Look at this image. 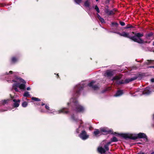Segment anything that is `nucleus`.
<instances>
[{
  "label": "nucleus",
  "instance_id": "nucleus-32",
  "mask_svg": "<svg viewBox=\"0 0 154 154\" xmlns=\"http://www.w3.org/2000/svg\"><path fill=\"white\" fill-rule=\"evenodd\" d=\"M138 154H144V153L143 152H140L138 153Z\"/></svg>",
  "mask_w": 154,
  "mask_h": 154
},
{
  "label": "nucleus",
  "instance_id": "nucleus-39",
  "mask_svg": "<svg viewBox=\"0 0 154 154\" xmlns=\"http://www.w3.org/2000/svg\"><path fill=\"white\" fill-rule=\"evenodd\" d=\"M129 28V27H126V28Z\"/></svg>",
  "mask_w": 154,
  "mask_h": 154
},
{
  "label": "nucleus",
  "instance_id": "nucleus-14",
  "mask_svg": "<svg viewBox=\"0 0 154 154\" xmlns=\"http://www.w3.org/2000/svg\"><path fill=\"white\" fill-rule=\"evenodd\" d=\"M112 72L110 71H107L106 73H105V75L109 76L112 75Z\"/></svg>",
  "mask_w": 154,
  "mask_h": 154
},
{
  "label": "nucleus",
  "instance_id": "nucleus-41",
  "mask_svg": "<svg viewBox=\"0 0 154 154\" xmlns=\"http://www.w3.org/2000/svg\"><path fill=\"white\" fill-rule=\"evenodd\" d=\"M96 1H98L99 0H96Z\"/></svg>",
  "mask_w": 154,
  "mask_h": 154
},
{
  "label": "nucleus",
  "instance_id": "nucleus-38",
  "mask_svg": "<svg viewBox=\"0 0 154 154\" xmlns=\"http://www.w3.org/2000/svg\"><path fill=\"white\" fill-rule=\"evenodd\" d=\"M153 118H154V114L153 115Z\"/></svg>",
  "mask_w": 154,
  "mask_h": 154
},
{
  "label": "nucleus",
  "instance_id": "nucleus-20",
  "mask_svg": "<svg viewBox=\"0 0 154 154\" xmlns=\"http://www.w3.org/2000/svg\"><path fill=\"white\" fill-rule=\"evenodd\" d=\"M32 100L36 101H40V99L35 97H32Z\"/></svg>",
  "mask_w": 154,
  "mask_h": 154
},
{
  "label": "nucleus",
  "instance_id": "nucleus-31",
  "mask_svg": "<svg viewBox=\"0 0 154 154\" xmlns=\"http://www.w3.org/2000/svg\"><path fill=\"white\" fill-rule=\"evenodd\" d=\"M30 90V87H28L27 88V90L28 91Z\"/></svg>",
  "mask_w": 154,
  "mask_h": 154
},
{
  "label": "nucleus",
  "instance_id": "nucleus-18",
  "mask_svg": "<svg viewBox=\"0 0 154 154\" xmlns=\"http://www.w3.org/2000/svg\"><path fill=\"white\" fill-rule=\"evenodd\" d=\"M24 96L27 97L30 96V94H29V92L27 91L25 92L23 95Z\"/></svg>",
  "mask_w": 154,
  "mask_h": 154
},
{
  "label": "nucleus",
  "instance_id": "nucleus-15",
  "mask_svg": "<svg viewBox=\"0 0 154 154\" xmlns=\"http://www.w3.org/2000/svg\"><path fill=\"white\" fill-rule=\"evenodd\" d=\"M61 112L66 113L67 112V111L65 110V109H60L58 111V113H60Z\"/></svg>",
  "mask_w": 154,
  "mask_h": 154
},
{
  "label": "nucleus",
  "instance_id": "nucleus-28",
  "mask_svg": "<svg viewBox=\"0 0 154 154\" xmlns=\"http://www.w3.org/2000/svg\"><path fill=\"white\" fill-rule=\"evenodd\" d=\"M45 107L46 109H47L48 110L49 109V107L48 106H47V105H45Z\"/></svg>",
  "mask_w": 154,
  "mask_h": 154
},
{
  "label": "nucleus",
  "instance_id": "nucleus-36",
  "mask_svg": "<svg viewBox=\"0 0 154 154\" xmlns=\"http://www.w3.org/2000/svg\"><path fill=\"white\" fill-rule=\"evenodd\" d=\"M151 154H154V152H152Z\"/></svg>",
  "mask_w": 154,
  "mask_h": 154
},
{
  "label": "nucleus",
  "instance_id": "nucleus-27",
  "mask_svg": "<svg viewBox=\"0 0 154 154\" xmlns=\"http://www.w3.org/2000/svg\"><path fill=\"white\" fill-rule=\"evenodd\" d=\"M120 24L122 26H124L125 25V23L123 22H120Z\"/></svg>",
  "mask_w": 154,
  "mask_h": 154
},
{
  "label": "nucleus",
  "instance_id": "nucleus-30",
  "mask_svg": "<svg viewBox=\"0 0 154 154\" xmlns=\"http://www.w3.org/2000/svg\"><path fill=\"white\" fill-rule=\"evenodd\" d=\"M151 81L152 82H154V79H151Z\"/></svg>",
  "mask_w": 154,
  "mask_h": 154
},
{
  "label": "nucleus",
  "instance_id": "nucleus-11",
  "mask_svg": "<svg viewBox=\"0 0 154 154\" xmlns=\"http://www.w3.org/2000/svg\"><path fill=\"white\" fill-rule=\"evenodd\" d=\"M97 16L98 18L99 19L100 21L102 23H104L105 21L103 18H101L99 15L98 14H97Z\"/></svg>",
  "mask_w": 154,
  "mask_h": 154
},
{
  "label": "nucleus",
  "instance_id": "nucleus-3",
  "mask_svg": "<svg viewBox=\"0 0 154 154\" xmlns=\"http://www.w3.org/2000/svg\"><path fill=\"white\" fill-rule=\"evenodd\" d=\"M125 138H133L134 139H136L137 137L139 138H143L145 139V140L146 141H147V139L146 138V136L145 134L143 133H140L137 135V136L135 137L134 138L132 137V136H128L127 134L125 135Z\"/></svg>",
  "mask_w": 154,
  "mask_h": 154
},
{
  "label": "nucleus",
  "instance_id": "nucleus-6",
  "mask_svg": "<svg viewBox=\"0 0 154 154\" xmlns=\"http://www.w3.org/2000/svg\"><path fill=\"white\" fill-rule=\"evenodd\" d=\"M151 91L150 90V88H147L144 90L143 92V94H149L150 93Z\"/></svg>",
  "mask_w": 154,
  "mask_h": 154
},
{
  "label": "nucleus",
  "instance_id": "nucleus-5",
  "mask_svg": "<svg viewBox=\"0 0 154 154\" xmlns=\"http://www.w3.org/2000/svg\"><path fill=\"white\" fill-rule=\"evenodd\" d=\"M102 134H107L110 131L107 128H101Z\"/></svg>",
  "mask_w": 154,
  "mask_h": 154
},
{
  "label": "nucleus",
  "instance_id": "nucleus-2",
  "mask_svg": "<svg viewBox=\"0 0 154 154\" xmlns=\"http://www.w3.org/2000/svg\"><path fill=\"white\" fill-rule=\"evenodd\" d=\"M14 82L13 88L16 91H18L17 88L21 89H24L25 87L26 82L23 79L17 77L13 81Z\"/></svg>",
  "mask_w": 154,
  "mask_h": 154
},
{
  "label": "nucleus",
  "instance_id": "nucleus-40",
  "mask_svg": "<svg viewBox=\"0 0 154 154\" xmlns=\"http://www.w3.org/2000/svg\"><path fill=\"white\" fill-rule=\"evenodd\" d=\"M153 45H154V42H153Z\"/></svg>",
  "mask_w": 154,
  "mask_h": 154
},
{
  "label": "nucleus",
  "instance_id": "nucleus-16",
  "mask_svg": "<svg viewBox=\"0 0 154 154\" xmlns=\"http://www.w3.org/2000/svg\"><path fill=\"white\" fill-rule=\"evenodd\" d=\"M90 5V2L88 1H86L85 3V6L86 7H88Z\"/></svg>",
  "mask_w": 154,
  "mask_h": 154
},
{
  "label": "nucleus",
  "instance_id": "nucleus-23",
  "mask_svg": "<svg viewBox=\"0 0 154 154\" xmlns=\"http://www.w3.org/2000/svg\"><path fill=\"white\" fill-rule=\"evenodd\" d=\"M82 0H74L75 2L76 3L78 4H79L80 3Z\"/></svg>",
  "mask_w": 154,
  "mask_h": 154
},
{
  "label": "nucleus",
  "instance_id": "nucleus-43",
  "mask_svg": "<svg viewBox=\"0 0 154 154\" xmlns=\"http://www.w3.org/2000/svg\"><path fill=\"white\" fill-rule=\"evenodd\" d=\"M115 24H117L116 23H115Z\"/></svg>",
  "mask_w": 154,
  "mask_h": 154
},
{
  "label": "nucleus",
  "instance_id": "nucleus-42",
  "mask_svg": "<svg viewBox=\"0 0 154 154\" xmlns=\"http://www.w3.org/2000/svg\"><path fill=\"white\" fill-rule=\"evenodd\" d=\"M114 24V23H112V24Z\"/></svg>",
  "mask_w": 154,
  "mask_h": 154
},
{
  "label": "nucleus",
  "instance_id": "nucleus-33",
  "mask_svg": "<svg viewBox=\"0 0 154 154\" xmlns=\"http://www.w3.org/2000/svg\"><path fill=\"white\" fill-rule=\"evenodd\" d=\"M111 143V142H109L107 144V145H109L110 143Z\"/></svg>",
  "mask_w": 154,
  "mask_h": 154
},
{
  "label": "nucleus",
  "instance_id": "nucleus-13",
  "mask_svg": "<svg viewBox=\"0 0 154 154\" xmlns=\"http://www.w3.org/2000/svg\"><path fill=\"white\" fill-rule=\"evenodd\" d=\"M84 110V108L82 106H79L77 109V111L79 112H82Z\"/></svg>",
  "mask_w": 154,
  "mask_h": 154
},
{
  "label": "nucleus",
  "instance_id": "nucleus-24",
  "mask_svg": "<svg viewBox=\"0 0 154 154\" xmlns=\"http://www.w3.org/2000/svg\"><path fill=\"white\" fill-rule=\"evenodd\" d=\"M17 60V59L15 57H13L12 59V61L13 62H14Z\"/></svg>",
  "mask_w": 154,
  "mask_h": 154
},
{
  "label": "nucleus",
  "instance_id": "nucleus-12",
  "mask_svg": "<svg viewBox=\"0 0 154 154\" xmlns=\"http://www.w3.org/2000/svg\"><path fill=\"white\" fill-rule=\"evenodd\" d=\"M94 82L92 81L91 82H90L89 84H88V86H91L92 87L95 89H96V88L95 87V86H93V85L94 83Z\"/></svg>",
  "mask_w": 154,
  "mask_h": 154
},
{
  "label": "nucleus",
  "instance_id": "nucleus-44",
  "mask_svg": "<svg viewBox=\"0 0 154 154\" xmlns=\"http://www.w3.org/2000/svg\"><path fill=\"white\" fill-rule=\"evenodd\" d=\"M132 33H133V34H134V32H132Z\"/></svg>",
  "mask_w": 154,
  "mask_h": 154
},
{
  "label": "nucleus",
  "instance_id": "nucleus-9",
  "mask_svg": "<svg viewBox=\"0 0 154 154\" xmlns=\"http://www.w3.org/2000/svg\"><path fill=\"white\" fill-rule=\"evenodd\" d=\"M123 94V91H119L114 95L115 97H119L120 96Z\"/></svg>",
  "mask_w": 154,
  "mask_h": 154
},
{
  "label": "nucleus",
  "instance_id": "nucleus-8",
  "mask_svg": "<svg viewBox=\"0 0 154 154\" xmlns=\"http://www.w3.org/2000/svg\"><path fill=\"white\" fill-rule=\"evenodd\" d=\"M98 151L102 154L105 153L106 150L102 147H99L98 148Z\"/></svg>",
  "mask_w": 154,
  "mask_h": 154
},
{
  "label": "nucleus",
  "instance_id": "nucleus-25",
  "mask_svg": "<svg viewBox=\"0 0 154 154\" xmlns=\"http://www.w3.org/2000/svg\"><path fill=\"white\" fill-rule=\"evenodd\" d=\"M108 145H106L104 147L105 149L107 151L109 150V149L108 148Z\"/></svg>",
  "mask_w": 154,
  "mask_h": 154
},
{
  "label": "nucleus",
  "instance_id": "nucleus-37",
  "mask_svg": "<svg viewBox=\"0 0 154 154\" xmlns=\"http://www.w3.org/2000/svg\"><path fill=\"white\" fill-rule=\"evenodd\" d=\"M45 105V104H42V105Z\"/></svg>",
  "mask_w": 154,
  "mask_h": 154
},
{
  "label": "nucleus",
  "instance_id": "nucleus-35",
  "mask_svg": "<svg viewBox=\"0 0 154 154\" xmlns=\"http://www.w3.org/2000/svg\"><path fill=\"white\" fill-rule=\"evenodd\" d=\"M7 101V100H4V102H5Z\"/></svg>",
  "mask_w": 154,
  "mask_h": 154
},
{
  "label": "nucleus",
  "instance_id": "nucleus-4",
  "mask_svg": "<svg viewBox=\"0 0 154 154\" xmlns=\"http://www.w3.org/2000/svg\"><path fill=\"white\" fill-rule=\"evenodd\" d=\"M79 137L83 140H85L88 137V135L85 131H83L79 135Z\"/></svg>",
  "mask_w": 154,
  "mask_h": 154
},
{
  "label": "nucleus",
  "instance_id": "nucleus-19",
  "mask_svg": "<svg viewBox=\"0 0 154 154\" xmlns=\"http://www.w3.org/2000/svg\"><path fill=\"white\" fill-rule=\"evenodd\" d=\"M27 105V103L26 102H24L22 104V106L23 107H26Z\"/></svg>",
  "mask_w": 154,
  "mask_h": 154
},
{
  "label": "nucleus",
  "instance_id": "nucleus-1",
  "mask_svg": "<svg viewBox=\"0 0 154 154\" xmlns=\"http://www.w3.org/2000/svg\"><path fill=\"white\" fill-rule=\"evenodd\" d=\"M117 33L119 35L121 36L130 38L134 42L140 44H144L147 42V41H144L140 38V37L143 36V35L139 33H135V36L133 37L130 36L129 33L125 32H123L121 33L118 32H117Z\"/></svg>",
  "mask_w": 154,
  "mask_h": 154
},
{
  "label": "nucleus",
  "instance_id": "nucleus-26",
  "mask_svg": "<svg viewBox=\"0 0 154 154\" xmlns=\"http://www.w3.org/2000/svg\"><path fill=\"white\" fill-rule=\"evenodd\" d=\"M152 33H150L146 37V38H149L151 36H152Z\"/></svg>",
  "mask_w": 154,
  "mask_h": 154
},
{
  "label": "nucleus",
  "instance_id": "nucleus-34",
  "mask_svg": "<svg viewBox=\"0 0 154 154\" xmlns=\"http://www.w3.org/2000/svg\"><path fill=\"white\" fill-rule=\"evenodd\" d=\"M12 72H12V71H10L9 72V73H10V74H11V73H12Z\"/></svg>",
  "mask_w": 154,
  "mask_h": 154
},
{
  "label": "nucleus",
  "instance_id": "nucleus-29",
  "mask_svg": "<svg viewBox=\"0 0 154 154\" xmlns=\"http://www.w3.org/2000/svg\"><path fill=\"white\" fill-rule=\"evenodd\" d=\"M132 80H126V82H129L131 81Z\"/></svg>",
  "mask_w": 154,
  "mask_h": 154
},
{
  "label": "nucleus",
  "instance_id": "nucleus-21",
  "mask_svg": "<svg viewBox=\"0 0 154 154\" xmlns=\"http://www.w3.org/2000/svg\"><path fill=\"white\" fill-rule=\"evenodd\" d=\"M117 141V139L115 137H114L112 139H111V141L112 142H116Z\"/></svg>",
  "mask_w": 154,
  "mask_h": 154
},
{
  "label": "nucleus",
  "instance_id": "nucleus-7",
  "mask_svg": "<svg viewBox=\"0 0 154 154\" xmlns=\"http://www.w3.org/2000/svg\"><path fill=\"white\" fill-rule=\"evenodd\" d=\"M94 135L96 136H99L102 134L101 130L99 131L98 130H96L94 132Z\"/></svg>",
  "mask_w": 154,
  "mask_h": 154
},
{
  "label": "nucleus",
  "instance_id": "nucleus-17",
  "mask_svg": "<svg viewBox=\"0 0 154 154\" xmlns=\"http://www.w3.org/2000/svg\"><path fill=\"white\" fill-rule=\"evenodd\" d=\"M121 78V75L117 76H115L113 78V80H118V79H120Z\"/></svg>",
  "mask_w": 154,
  "mask_h": 154
},
{
  "label": "nucleus",
  "instance_id": "nucleus-10",
  "mask_svg": "<svg viewBox=\"0 0 154 154\" xmlns=\"http://www.w3.org/2000/svg\"><path fill=\"white\" fill-rule=\"evenodd\" d=\"M13 101L15 102L14 105L15 107H18L19 104V103L20 102V100H18L17 101H16L15 100H14Z\"/></svg>",
  "mask_w": 154,
  "mask_h": 154
},
{
  "label": "nucleus",
  "instance_id": "nucleus-22",
  "mask_svg": "<svg viewBox=\"0 0 154 154\" xmlns=\"http://www.w3.org/2000/svg\"><path fill=\"white\" fill-rule=\"evenodd\" d=\"M95 9L97 11V13H99L100 12L99 9L98 7L97 6H95Z\"/></svg>",
  "mask_w": 154,
  "mask_h": 154
}]
</instances>
